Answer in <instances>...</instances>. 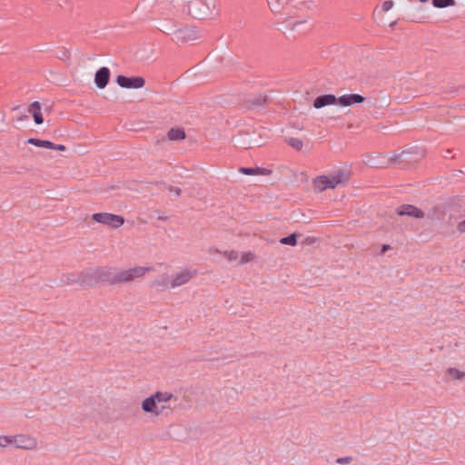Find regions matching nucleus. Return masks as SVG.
Wrapping results in <instances>:
<instances>
[{"label":"nucleus","mask_w":465,"mask_h":465,"mask_svg":"<svg viewBox=\"0 0 465 465\" xmlns=\"http://www.w3.org/2000/svg\"><path fill=\"white\" fill-rule=\"evenodd\" d=\"M173 395L170 391H157L141 401V410L150 420H156L172 411L170 401Z\"/></svg>","instance_id":"1"},{"label":"nucleus","mask_w":465,"mask_h":465,"mask_svg":"<svg viewBox=\"0 0 465 465\" xmlns=\"http://www.w3.org/2000/svg\"><path fill=\"white\" fill-rule=\"evenodd\" d=\"M351 178V172L344 168H336L331 172L320 174L312 179V188L317 193H322L328 189H335L346 184Z\"/></svg>","instance_id":"2"},{"label":"nucleus","mask_w":465,"mask_h":465,"mask_svg":"<svg viewBox=\"0 0 465 465\" xmlns=\"http://www.w3.org/2000/svg\"><path fill=\"white\" fill-rule=\"evenodd\" d=\"M196 274L197 271L192 267L180 268L169 278H166L162 282H159L158 285L164 288L175 289L187 284L196 276Z\"/></svg>","instance_id":"3"},{"label":"nucleus","mask_w":465,"mask_h":465,"mask_svg":"<svg viewBox=\"0 0 465 465\" xmlns=\"http://www.w3.org/2000/svg\"><path fill=\"white\" fill-rule=\"evenodd\" d=\"M151 271L152 267L140 265L123 269L113 276L112 282L116 284L128 283L133 281L143 278Z\"/></svg>","instance_id":"4"},{"label":"nucleus","mask_w":465,"mask_h":465,"mask_svg":"<svg viewBox=\"0 0 465 465\" xmlns=\"http://www.w3.org/2000/svg\"><path fill=\"white\" fill-rule=\"evenodd\" d=\"M216 10V0H190L188 11L196 19H205Z\"/></svg>","instance_id":"5"},{"label":"nucleus","mask_w":465,"mask_h":465,"mask_svg":"<svg viewBox=\"0 0 465 465\" xmlns=\"http://www.w3.org/2000/svg\"><path fill=\"white\" fill-rule=\"evenodd\" d=\"M92 219L98 223H102L111 228H119L124 223V218L121 215L109 213H96L92 215Z\"/></svg>","instance_id":"6"},{"label":"nucleus","mask_w":465,"mask_h":465,"mask_svg":"<svg viewBox=\"0 0 465 465\" xmlns=\"http://www.w3.org/2000/svg\"><path fill=\"white\" fill-rule=\"evenodd\" d=\"M116 83L122 88L139 89L143 87L145 80L142 76L127 77L124 75H118L116 77Z\"/></svg>","instance_id":"7"},{"label":"nucleus","mask_w":465,"mask_h":465,"mask_svg":"<svg viewBox=\"0 0 465 465\" xmlns=\"http://www.w3.org/2000/svg\"><path fill=\"white\" fill-rule=\"evenodd\" d=\"M17 449L35 450L37 449L38 441L35 437L29 434H16Z\"/></svg>","instance_id":"8"},{"label":"nucleus","mask_w":465,"mask_h":465,"mask_svg":"<svg viewBox=\"0 0 465 465\" xmlns=\"http://www.w3.org/2000/svg\"><path fill=\"white\" fill-rule=\"evenodd\" d=\"M365 98L358 94H343L337 98V104L341 106H351L355 104L363 103Z\"/></svg>","instance_id":"9"},{"label":"nucleus","mask_w":465,"mask_h":465,"mask_svg":"<svg viewBox=\"0 0 465 465\" xmlns=\"http://www.w3.org/2000/svg\"><path fill=\"white\" fill-rule=\"evenodd\" d=\"M110 70L107 67H101L94 75V83L99 89L106 87L110 79Z\"/></svg>","instance_id":"10"},{"label":"nucleus","mask_w":465,"mask_h":465,"mask_svg":"<svg viewBox=\"0 0 465 465\" xmlns=\"http://www.w3.org/2000/svg\"><path fill=\"white\" fill-rule=\"evenodd\" d=\"M400 216H410L414 218H423L424 213L421 210L413 205H401L397 209Z\"/></svg>","instance_id":"11"},{"label":"nucleus","mask_w":465,"mask_h":465,"mask_svg":"<svg viewBox=\"0 0 465 465\" xmlns=\"http://www.w3.org/2000/svg\"><path fill=\"white\" fill-rule=\"evenodd\" d=\"M331 104H337V97L333 94H324L318 96L313 102V106L316 109H320Z\"/></svg>","instance_id":"12"},{"label":"nucleus","mask_w":465,"mask_h":465,"mask_svg":"<svg viewBox=\"0 0 465 465\" xmlns=\"http://www.w3.org/2000/svg\"><path fill=\"white\" fill-rule=\"evenodd\" d=\"M28 112L32 114L34 121L36 124H42L44 123L40 103H32L28 107Z\"/></svg>","instance_id":"13"},{"label":"nucleus","mask_w":465,"mask_h":465,"mask_svg":"<svg viewBox=\"0 0 465 465\" xmlns=\"http://www.w3.org/2000/svg\"><path fill=\"white\" fill-rule=\"evenodd\" d=\"M445 375L448 381H461L465 379V371L458 368H448L445 371Z\"/></svg>","instance_id":"14"},{"label":"nucleus","mask_w":465,"mask_h":465,"mask_svg":"<svg viewBox=\"0 0 465 465\" xmlns=\"http://www.w3.org/2000/svg\"><path fill=\"white\" fill-rule=\"evenodd\" d=\"M27 143L33 144L36 147L50 149L54 147V143L48 141V140H41L36 138H29L27 140Z\"/></svg>","instance_id":"15"},{"label":"nucleus","mask_w":465,"mask_h":465,"mask_svg":"<svg viewBox=\"0 0 465 465\" xmlns=\"http://www.w3.org/2000/svg\"><path fill=\"white\" fill-rule=\"evenodd\" d=\"M167 137L171 141H180L184 139L185 134L180 128H173L167 133Z\"/></svg>","instance_id":"16"},{"label":"nucleus","mask_w":465,"mask_h":465,"mask_svg":"<svg viewBox=\"0 0 465 465\" xmlns=\"http://www.w3.org/2000/svg\"><path fill=\"white\" fill-rule=\"evenodd\" d=\"M242 173L247 174V175H267L271 173V171L266 169H261V168H242L241 170Z\"/></svg>","instance_id":"17"},{"label":"nucleus","mask_w":465,"mask_h":465,"mask_svg":"<svg viewBox=\"0 0 465 465\" xmlns=\"http://www.w3.org/2000/svg\"><path fill=\"white\" fill-rule=\"evenodd\" d=\"M287 0H268L270 9L273 13H280Z\"/></svg>","instance_id":"18"},{"label":"nucleus","mask_w":465,"mask_h":465,"mask_svg":"<svg viewBox=\"0 0 465 465\" xmlns=\"http://www.w3.org/2000/svg\"><path fill=\"white\" fill-rule=\"evenodd\" d=\"M432 5L436 8H446L454 6L456 5L455 0H432Z\"/></svg>","instance_id":"19"},{"label":"nucleus","mask_w":465,"mask_h":465,"mask_svg":"<svg viewBox=\"0 0 465 465\" xmlns=\"http://www.w3.org/2000/svg\"><path fill=\"white\" fill-rule=\"evenodd\" d=\"M255 259V254L252 252H246L239 254V264H245L252 262Z\"/></svg>","instance_id":"20"},{"label":"nucleus","mask_w":465,"mask_h":465,"mask_svg":"<svg viewBox=\"0 0 465 465\" xmlns=\"http://www.w3.org/2000/svg\"><path fill=\"white\" fill-rule=\"evenodd\" d=\"M63 282L65 284H74L79 282V277L74 273H65L63 275Z\"/></svg>","instance_id":"21"},{"label":"nucleus","mask_w":465,"mask_h":465,"mask_svg":"<svg viewBox=\"0 0 465 465\" xmlns=\"http://www.w3.org/2000/svg\"><path fill=\"white\" fill-rule=\"evenodd\" d=\"M393 6H394L393 1L386 0L382 3L381 11H378L377 9H375L373 15H375L379 13H386V12L390 11L391 9H392Z\"/></svg>","instance_id":"22"},{"label":"nucleus","mask_w":465,"mask_h":465,"mask_svg":"<svg viewBox=\"0 0 465 465\" xmlns=\"http://www.w3.org/2000/svg\"><path fill=\"white\" fill-rule=\"evenodd\" d=\"M280 242L284 245L294 246V245H296V242H297L296 235L294 233H292L287 237L282 238L280 240Z\"/></svg>","instance_id":"23"},{"label":"nucleus","mask_w":465,"mask_h":465,"mask_svg":"<svg viewBox=\"0 0 465 465\" xmlns=\"http://www.w3.org/2000/svg\"><path fill=\"white\" fill-rule=\"evenodd\" d=\"M223 256L229 262H239V253L236 251H226L223 252Z\"/></svg>","instance_id":"24"},{"label":"nucleus","mask_w":465,"mask_h":465,"mask_svg":"<svg viewBox=\"0 0 465 465\" xmlns=\"http://www.w3.org/2000/svg\"><path fill=\"white\" fill-rule=\"evenodd\" d=\"M288 143L297 150H301L303 146L302 141L299 138H290Z\"/></svg>","instance_id":"25"},{"label":"nucleus","mask_w":465,"mask_h":465,"mask_svg":"<svg viewBox=\"0 0 465 465\" xmlns=\"http://www.w3.org/2000/svg\"><path fill=\"white\" fill-rule=\"evenodd\" d=\"M8 447H14L17 449V437L15 435H7Z\"/></svg>","instance_id":"26"},{"label":"nucleus","mask_w":465,"mask_h":465,"mask_svg":"<svg viewBox=\"0 0 465 465\" xmlns=\"http://www.w3.org/2000/svg\"><path fill=\"white\" fill-rule=\"evenodd\" d=\"M8 447L7 435H0V450Z\"/></svg>","instance_id":"27"},{"label":"nucleus","mask_w":465,"mask_h":465,"mask_svg":"<svg viewBox=\"0 0 465 465\" xmlns=\"http://www.w3.org/2000/svg\"><path fill=\"white\" fill-rule=\"evenodd\" d=\"M457 230L460 233H465V220L457 224Z\"/></svg>","instance_id":"28"},{"label":"nucleus","mask_w":465,"mask_h":465,"mask_svg":"<svg viewBox=\"0 0 465 465\" xmlns=\"http://www.w3.org/2000/svg\"><path fill=\"white\" fill-rule=\"evenodd\" d=\"M51 150H57V151H61V152H64L66 150V147L63 144H54V147L50 148Z\"/></svg>","instance_id":"29"},{"label":"nucleus","mask_w":465,"mask_h":465,"mask_svg":"<svg viewBox=\"0 0 465 465\" xmlns=\"http://www.w3.org/2000/svg\"><path fill=\"white\" fill-rule=\"evenodd\" d=\"M390 248L389 245H383L382 247V252H385L386 250H388Z\"/></svg>","instance_id":"30"},{"label":"nucleus","mask_w":465,"mask_h":465,"mask_svg":"<svg viewBox=\"0 0 465 465\" xmlns=\"http://www.w3.org/2000/svg\"><path fill=\"white\" fill-rule=\"evenodd\" d=\"M264 103H265V98H264V97H262V98L260 99V104H264Z\"/></svg>","instance_id":"31"},{"label":"nucleus","mask_w":465,"mask_h":465,"mask_svg":"<svg viewBox=\"0 0 465 465\" xmlns=\"http://www.w3.org/2000/svg\"><path fill=\"white\" fill-rule=\"evenodd\" d=\"M316 241H317V239H316V238H312V239H311V241H310V242H316Z\"/></svg>","instance_id":"32"},{"label":"nucleus","mask_w":465,"mask_h":465,"mask_svg":"<svg viewBox=\"0 0 465 465\" xmlns=\"http://www.w3.org/2000/svg\"><path fill=\"white\" fill-rule=\"evenodd\" d=\"M420 3H427L429 2L430 0H419Z\"/></svg>","instance_id":"33"},{"label":"nucleus","mask_w":465,"mask_h":465,"mask_svg":"<svg viewBox=\"0 0 465 465\" xmlns=\"http://www.w3.org/2000/svg\"><path fill=\"white\" fill-rule=\"evenodd\" d=\"M462 266L465 267V259L462 261Z\"/></svg>","instance_id":"34"}]
</instances>
